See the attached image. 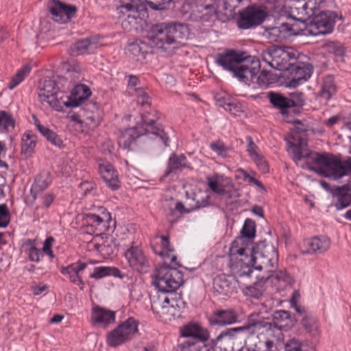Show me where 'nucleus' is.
Masks as SVG:
<instances>
[{"label":"nucleus","mask_w":351,"mask_h":351,"mask_svg":"<svg viewBox=\"0 0 351 351\" xmlns=\"http://www.w3.org/2000/svg\"><path fill=\"white\" fill-rule=\"evenodd\" d=\"M215 62L224 70L234 74L241 82L250 85L261 69V62L258 58L247 54V51L239 49H226L218 53ZM260 77H257L258 80Z\"/></svg>","instance_id":"obj_1"},{"label":"nucleus","mask_w":351,"mask_h":351,"mask_svg":"<svg viewBox=\"0 0 351 351\" xmlns=\"http://www.w3.org/2000/svg\"><path fill=\"white\" fill-rule=\"evenodd\" d=\"M176 256H172L171 263H173L175 267L170 265L167 262H164L157 269L153 276V285L158 289L159 291L168 293L163 301L162 309L165 310L168 305L173 304L178 296L181 293H177L176 290L184 283L183 273L178 270L177 267H183L189 271L195 270V268L189 269L184 267L179 262L176 261Z\"/></svg>","instance_id":"obj_2"},{"label":"nucleus","mask_w":351,"mask_h":351,"mask_svg":"<svg viewBox=\"0 0 351 351\" xmlns=\"http://www.w3.org/2000/svg\"><path fill=\"white\" fill-rule=\"evenodd\" d=\"M247 271L243 270L241 276H250L252 273V268L256 270L265 269L267 272L275 271L278 264V252L273 245L266 242L265 240L255 243L250 250V256L247 252L244 254Z\"/></svg>","instance_id":"obj_3"},{"label":"nucleus","mask_w":351,"mask_h":351,"mask_svg":"<svg viewBox=\"0 0 351 351\" xmlns=\"http://www.w3.org/2000/svg\"><path fill=\"white\" fill-rule=\"evenodd\" d=\"M189 29L184 23L176 21L160 22L150 26L147 32V38L158 48L165 45L181 43L188 38Z\"/></svg>","instance_id":"obj_4"},{"label":"nucleus","mask_w":351,"mask_h":351,"mask_svg":"<svg viewBox=\"0 0 351 351\" xmlns=\"http://www.w3.org/2000/svg\"><path fill=\"white\" fill-rule=\"evenodd\" d=\"M154 120L148 119L147 116L145 115L142 118V124H137L132 128L125 129L121 132L118 138L119 146L123 149L130 151L136 139L143 135L152 134L156 138H159L165 147H168L169 136L161 129L153 127Z\"/></svg>","instance_id":"obj_5"},{"label":"nucleus","mask_w":351,"mask_h":351,"mask_svg":"<svg viewBox=\"0 0 351 351\" xmlns=\"http://www.w3.org/2000/svg\"><path fill=\"white\" fill-rule=\"evenodd\" d=\"M247 328L243 326L228 328L223 330L209 343L213 351H240L247 339Z\"/></svg>","instance_id":"obj_6"},{"label":"nucleus","mask_w":351,"mask_h":351,"mask_svg":"<svg viewBox=\"0 0 351 351\" xmlns=\"http://www.w3.org/2000/svg\"><path fill=\"white\" fill-rule=\"evenodd\" d=\"M262 59L271 68L278 71L287 69L300 58V53L291 47L271 45L262 52Z\"/></svg>","instance_id":"obj_7"},{"label":"nucleus","mask_w":351,"mask_h":351,"mask_svg":"<svg viewBox=\"0 0 351 351\" xmlns=\"http://www.w3.org/2000/svg\"><path fill=\"white\" fill-rule=\"evenodd\" d=\"M315 3L311 0H290L282 7L280 14L293 20L302 32L306 27V21L315 15Z\"/></svg>","instance_id":"obj_8"},{"label":"nucleus","mask_w":351,"mask_h":351,"mask_svg":"<svg viewBox=\"0 0 351 351\" xmlns=\"http://www.w3.org/2000/svg\"><path fill=\"white\" fill-rule=\"evenodd\" d=\"M267 98L272 107L278 110L280 113H286V110L291 109L294 114L301 113L306 101L304 94L300 91L290 93L288 96L280 93L270 91L267 93Z\"/></svg>","instance_id":"obj_9"},{"label":"nucleus","mask_w":351,"mask_h":351,"mask_svg":"<svg viewBox=\"0 0 351 351\" xmlns=\"http://www.w3.org/2000/svg\"><path fill=\"white\" fill-rule=\"evenodd\" d=\"M139 324L138 320L129 317L107 335V344L111 348H116L130 341L138 332Z\"/></svg>","instance_id":"obj_10"},{"label":"nucleus","mask_w":351,"mask_h":351,"mask_svg":"<svg viewBox=\"0 0 351 351\" xmlns=\"http://www.w3.org/2000/svg\"><path fill=\"white\" fill-rule=\"evenodd\" d=\"M268 12L265 6L253 4L239 11L237 25L240 29H251L261 25Z\"/></svg>","instance_id":"obj_11"},{"label":"nucleus","mask_w":351,"mask_h":351,"mask_svg":"<svg viewBox=\"0 0 351 351\" xmlns=\"http://www.w3.org/2000/svg\"><path fill=\"white\" fill-rule=\"evenodd\" d=\"M337 14L334 11H322L319 14L313 16V19L306 23V27L309 35L319 36L326 35L332 32L335 24Z\"/></svg>","instance_id":"obj_12"},{"label":"nucleus","mask_w":351,"mask_h":351,"mask_svg":"<svg viewBox=\"0 0 351 351\" xmlns=\"http://www.w3.org/2000/svg\"><path fill=\"white\" fill-rule=\"evenodd\" d=\"M322 169L323 171L319 173L324 175L326 177L332 176L335 180L341 178L349 173L351 177V158L341 161L335 154L326 152Z\"/></svg>","instance_id":"obj_13"},{"label":"nucleus","mask_w":351,"mask_h":351,"mask_svg":"<svg viewBox=\"0 0 351 351\" xmlns=\"http://www.w3.org/2000/svg\"><path fill=\"white\" fill-rule=\"evenodd\" d=\"M100 210L101 215L91 213H85L83 221L87 228H90L93 234H95L96 237L103 238L104 235H109L106 234V232L110 230L112 217L110 213L105 208L101 207Z\"/></svg>","instance_id":"obj_14"},{"label":"nucleus","mask_w":351,"mask_h":351,"mask_svg":"<svg viewBox=\"0 0 351 351\" xmlns=\"http://www.w3.org/2000/svg\"><path fill=\"white\" fill-rule=\"evenodd\" d=\"M256 237V223L250 218H247L240 231V235L238 236L232 243L230 249V255L232 257L239 254L244 256L247 250L245 245L247 243L254 239Z\"/></svg>","instance_id":"obj_15"},{"label":"nucleus","mask_w":351,"mask_h":351,"mask_svg":"<svg viewBox=\"0 0 351 351\" xmlns=\"http://www.w3.org/2000/svg\"><path fill=\"white\" fill-rule=\"evenodd\" d=\"M289 73L287 86L291 88H295L305 82L311 76L313 67L310 63H305L299 60L296 58V61L292 65H290L286 71Z\"/></svg>","instance_id":"obj_16"},{"label":"nucleus","mask_w":351,"mask_h":351,"mask_svg":"<svg viewBox=\"0 0 351 351\" xmlns=\"http://www.w3.org/2000/svg\"><path fill=\"white\" fill-rule=\"evenodd\" d=\"M48 9L52 15V19L60 23H66L76 16L77 8L71 4L65 3L60 0H50Z\"/></svg>","instance_id":"obj_17"},{"label":"nucleus","mask_w":351,"mask_h":351,"mask_svg":"<svg viewBox=\"0 0 351 351\" xmlns=\"http://www.w3.org/2000/svg\"><path fill=\"white\" fill-rule=\"evenodd\" d=\"M123 14L128 13L125 22L137 23L147 16V8L141 0H121L119 8Z\"/></svg>","instance_id":"obj_18"},{"label":"nucleus","mask_w":351,"mask_h":351,"mask_svg":"<svg viewBox=\"0 0 351 351\" xmlns=\"http://www.w3.org/2000/svg\"><path fill=\"white\" fill-rule=\"evenodd\" d=\"M125 257L133 270L140 274H146L149 271V262L140 247L132 245L125 251Z\"/></svg>","instance_id":"obj_19"},{"label":"nucleus","mask_w":351,"mask_h":351,"mask_svg":"<svg viewBox=\"0 0 351 351\" xmlns=\"http://www.w3.org/2000/svg\"><path fill=\"white\" fill-rule=\"evenodd\" d=\"M98 171L103 180L111 190L117 191L121 187L118 173L108 161L99 160Z\"/></svg>","instance_id":"obj_20"},{"label":"nucleus","mask_w":351,"mask_h":351,"mask_svg":"<svg viewBox=\"0 0 351 351\" xmlns=\"http://www.w3.org/2000/svg\"><path fill=\"white\" fill-rule=\"evenodd\" d=\"M266 32L271 40L278 42L291 36L300 34L301 28L298 27L297 23H282L280 26L267 27Z\"/></svg>","instance_id":"obj_21"},{"label":"nucleus","mask_w":351,"mask_h":351,"mask_svg":"<svg viewBox=\"0 0 351 351\" xmlns=\"http://www.w3.org/2000/svg\"><path fill=\"white\" fill-rule=\"evenodd\" d=\"M210 326H225L239 322V315L233 308L217 309L208 317Z\"/></svg>","instance_id":"obj_22"},{"label":"nucleus","mask_w":351,"mask_h":351,"mask_svg":"<svg viewBox=\"0 0 351 351\" xmlns=\"http://www.w3.org/2000/svg\"><path fill=\"white\" fill-rule=\"evenodd\" d=\"M180 335L183 337H191L192 340L205 343L209 339L208 329L197 322H189L180 328Z\"/></svg>","instance_id":"obj_23"},{"label":"nucleus","mask_w":351,"mask_h":351,"mask_svg":"<svg viewBox=\"0 0 351 351\" xmlns=\"http://www.w3.org/2000/svg\"><path fill=\"white\" fill-rule=\"evenodd\" d=\"M90 88L84 84H79L74 86L69 96L66 95L64 98L66 107H77L91 95Z\"/></svg>","instance_id":"obj_24"},{"label":"nucleus","mask_w":351,"mask_h":351,"mask_svg":"<svg viewBox=\"0 0 351 351\" xmlns=\"http://www.w3.org/2000/svg\"><path fill=\"white\" fill-rule=\"evenodd\" d=\"M58 87L56 82L52 80H45L43 86L39 88L38 93L40 101L47 102L50 106L56 105L58 100Z\"/></svg>","instance_id":"obj_25"},{"label":"nucleus","mask_w":351,"mask_h":351,"mask_svg":"<svg viewBox=\"0 0 351 351\" xmlns=\"http://www.w3.org/2000/svg\"><path fill=\"white\" fill-rule=\"evenodd\" d=\"M332 196L337 198L335 205L337 210L348 207L351 204V177L349 178L346 184L335 186L332 192Z\"/></svg>","instance_id":"obj_26"},{"label":"nucleus","mask_w":351,"mask_h":351,"mask_svg":"<svg viewBox=\"0 0 351 351\" xmlns=\"http://www.w3.org/2000/svg\"><path fill=\"white\" fill-rule=\"evenodd\" d=\"M297 320L292 316L289 311L285 310H277L272 315V324L275 328L287 331L292 328Z\"/></svg>","instance_id":"obj_27"},{"label":"nucleus","mask_w":351,"mask_h":351,"mask_svg":"<svg viewBox=\"0 0 351 351\" xmlns=\"http://www.w3.org/2000/svg\"><path fill=\"white\" fill-rule=\"evenodd\" d=\"M237 281L234 278L224 274L217 276L213 281L215 290L219 293L228 295L236 289Z\"/></svg>","instance_id":"obj_28"},{"label":"nucleus","mask_w":351,"mask_h":351,"mask_svg":"<svg viewBox=\"0 0 351 351\" xmlns=\"http://www.w3.org/2000/svg\"><path fill=\"white\" fill-rule=\"evenodd\" d=\"M91 319L105 327L115 322V312L96 305L92 308Z\"/></svg>","instance_id":"obj_29"},{"label":"nucleus","mask_w":351,"mask_h":351,"mask_svg":"<svg viewBox=\"0 0 351 351\" xmlns=\"http://www.w3.org/2000/svg\"><path fill=\"white\" fill-rule=\"evenodd\" d=\"M325 153H319L314 151H308L304 154L303 158L306 159L302 168L308 169L310 171L319 173L322 172V166L324 162Z\"/></svg>","instance_id":"obj_30"},{"label":"nucleus","mask_w":351,"mask_h":351,"mask_svg":"<svg viewBox=\"0 0 351 351\" xmlns=\"http://www.w3.org/2000/svg\"><path fill=\"white\" fill-rule=\"evenodd\" d=\"M254 314H251L248 323L242 326L243 328H247V335L250 337L255 334L257 330L265 329L266 331L272 330L274 328L272 322L269 321V317L261 318L260 319H254Z\"/></svg>","instance_id":"obj_31"},{"label":"nucleus","mask_w":351,"mask_h":351,"mask_svg":"<svg viewBox=\"0 0 351 351\" xmlns=\"http://www.w3.org/2000/svg\"><path fill=\"white\" fill-rule=\"evenodd\" d=\"M190 165L184 154L177 155L173 153L169 158L165 176L167 177L172 172H175L177 170H182L184 168H191Z\"/></svg>","instance_id":"obj_32"},{"label":"nucleus","mask_w":351,"mask_h":351,"mask_svg":"<svg viewBox=\"0 0 351 351\" xmlns=\"http://www.w3.org/2000/svg\"><path fill=\"white\" fill-rule=\"evenodd\" d=\"M308 249V254H320L326 252L330 246V239L325 236L315 237L307 243Z\"/></svg>","instance_id":"obj_33"},{"label":"nucleus","mask_w":351,"mask_h":351,"mask_svg":"<svg viewBox=\"0 0 351 351\" xmlns=\"http://www.w3.org/2000/svg\"><path fill=\"white\" fill-rule=\"evenodd\" d=\"M271 276V274L266 276H256V281L245 288V293L256 299L260 298L265 291V284Z\"/></svg>","instance_id":"obj_34"},{"label":"nucleus","mask_w":351,"mask_h":351,"mask_svg":"<svg viewBox=\"0 0 351 351\" xmlns=\"http://www.w3.org/2000/svg\"><path fill=\"white\" fill-rule=\"evenodd\" d=\"M101 239V243H97L95 245V248L101 253L106 256H112L117 254L118 252L117 240L111 235H104Z\"/></svg>","instance_id":"obj_35"},{"label":"nucleus","mask_w":351,"mask_h":351,"mask_svg":"<svg viewBox=\"0 0 351 351\" xmlns=\"http://www.w3.org/2000/svg\"><path fill=\"white\" fill-rule=\"evenodd\" d=\"M337 92V86L332 75H326L323 77L322 88L319 96L326 101L330 99Z\"/></svg>","instance_id":"obj_36"},{"label":"nucleus","mask_w":351,"mask_h":351,"mask_svg":"<svg viewBox=\"0 0 351 351\" xmlns=\"http://www.w3.org/2000/svg\"><path fill=\"white\" fill-rule=\"evenodd\" d=\"M107 276H113L123 279L124 274H122L119 268L109 266L95 267L93 269V273L90 274V278L95 280H99Z\"/></svg>","instance_id":"obj_37"},{"label":"nucleus","mask_w":351,"mask_h":351,"mask_svg":"<svg viewBox=\"0 0 351 351\" xmlns=\"http://www.w3.org/2000/svg\"><path fill=\"white\" fill-rule=\"evenodd\" d=\"M51 180L49 177V172H43L39 173L36 178L34 184L30 190V193L34 199H36L38 193L47 189Z\"/></svg>","instance_id":"obj_38"},{"label":"nucleus","mask_w":351,"mask_h":351,"mask_svg":"<svg viewBox=\"0 0 351 351\" xmlns=\"http://www.w3.org/2000/svg\"><path fill=\"white\" fill-rule=\"evenodd\" d=\"M37 141V136L32 131H26L22 136L21 154L30 157L34 152Z\"/></svg>","instance_id":"obj_39"},{"label":"nucleus","mask_w":351,"mask_h":351,"mask_svg":"<svg viewBox=\"0 0 351 351\" xmlns=\"http://www.w3.org/2000/svg\"><path fill=\"white\" fill-rule=\"evenodd\" d=\"M150 49L149 45L141 40L136 39L130 43L128 50L130 53L136 57V60H144Z\"/></svg>","instance_id":"obj_40"},{"label":"nucleus","mask_w":351,"mask_h":351,"mask_svg":"<svg viewBox=\"0 0 351 351\" xmlns=\"http://www.w3.org/2000/svg\"><path fill=\"white\" fill-rule=\"evenodd\" d=\"M214 98L216 104L223 108L226 111L231 112L232 109L238 108V104L226 92L217 93Z\"/></svg>","instance_id":"obj_41"},{"label":"nucleus","mask_w":351,"mask_h":351,"mask_svg":"<svg viewBox=\"0 0 351 351\" xmlns=\"http://www.w3.org/2000/svg\"><path fill=\"white\" fill-rule=\"evenodd\" d=\"M296 141H298L297 143H293L287 140V150L291 155L293 161L297 164L298 161L303 158L304 154L302 152V146L303 138L299 136Z\"/></svg>","instance_id":"obj_42"},{"label":"nucleus","mask_w":351,"mask_h":351,"mask_svg":"<svg viewBox=\"0 0 351 351\" xmlns=\"http://www.w3.org/2000/svg\"><path fill=\"white\" fill-rule=\"evenodd\" d=\"M301 325L311 336L315 337L319 334V326L317 318L311 315H305L301 319Z\"/></svg>","instance_id":"obj_43"},{"label":"nucleus","mask_w":351,"mask_h":351,"mask_svg":"<svg viewBox=\"0 0 351 351\" xmlns=\"http://www.w3.org/2000/svg\"><path fill=\"white\" fill-rule=\"evenodd\" d=\"M92 109L90 112H88L86 115L85 123L89 127L92 128H95L97 127L101 120V110L99 108V106L97 103H93L90 104Z\"/></svg>","instance_id":"obj_44"},{"label":"nucleus","mask_w":351,"mask_h":351,"mask_svg":"<svg viewBox=\"0 0 351 351\" xmlns=\"http://www.w3.org/2000/svg\"><path fill=\"white\" fill-rule=\"evenodd\" d=\"M176 351H210V348L205 343L187 340L178 344Z\"/></svg>","instance_id":"obj_45"},{"label":"nucleus","mask_w":351,"mask_h":351,"mask_svg":"<svg viewBox=\"0 0 351 351\" xmlns=\"http://www.w3.org/2000/svg\"><path fill=\"white\" fill-rule=\"evenodd\" d=\"M23 247L27 252L28 258L32 262H39L42 253L35 245V241L28 239L23 244Z\"/></svg>","instance_id":"obj_46"},{"label":"nucleus","mask_w":351,"mask_h":351,"mask_svg":"<svg viewBox=\"0 0 351 351\" xmlns=\"http://www.w3.org/2000/svg\"><path fill=\"white\" fill-rule=\"evenodd\" d=\"M92 44L91 39L86 38L81 39L75 43L70 47V54L73 56H77L86 52L88 47Z\"/></svg>","instance_id":"obj_47"},{"label":"nucleus","mask_w":351,"mask_h":351,"mask_svg":"<svg viewBox=\"0 0 351 351\" xmlns=\"http://www.w3.org/2000/svg\"><path fill=\"white\" fill-rule=\"evenodd\" d=\"M285 351H315L306 342H302L295 338L289 339L285 344Z\"/></svg>","instance_id":"obj_48"},{"label":"nucleus","mask_w":351,"mask_h":351,"mask_svg":"<svg viewBox=\"0 0 351 351\" xmlns=\"http://www.w3.org/2000/svg\"><path fill=\"white\" fill-rule=\"evenodd\" d=\"M31 71V66L26 64L21 68L12 77L8 88L10 90L14 89L21 82H22L25 77L29 75Z\"/></svg>","instance_id":"obj_49"},{"label":"nucleus","mask_w":351,"mask_h":351,"mask_svg":"<svg viewBox=\"0 0 351 351\" xmlns=\"http://www.w3.org/2000/svg\"><path fill=\"white\" fill-rule=\"evenodd\" d=\"M160 239V247L162 250L160 252H158L156 247L154 246L152 247V249L156 254H158L164 258L169 257V253L174 251V248L170 243L169 237L168 236L162 235Z\"/></svg>","instance_id":"obj_50"},{"label":"nucleus","mask_w":351,"mask_h":351,"mask_svg":"<svg viewBox=\"0 0 351 351\" xmlns=\"http://www.w3.org/2000/svg\"><path fill=\"white\" fill-rule=\"evenodd\" d=\"M306 122V121L297 120L293 124V128L291 130V134L289 137L293 140H298L300 134H306L309 130V126Z\"/></svg>","instance_id":"obj_51"},{"label":"nucleus","mask_w":351,"mask_h":351,"mask_svg":"<svg viewBox=\"0 0 351 351\" xmlns=\"http://www.w3.org/2000/svg\"><path fill=\"white\" fill-rule=\"evenodd\" d=\"M147 5L153 10H169L174 4L173 0H145Z\"/></svg>","instance_id":"obj_52"},{"label":"nucleus","mask_w":351,"mask_h":351,"mask_svg":"<svg viewBox=\"0 0 351 351\" xmlns=\"http://www.w3.org/2000/svg\"><path fill=\"white\" fill-rule=\"evenodd\" d=\"M247 339L242 344L240 351H265L263 341L260 340L258 337H255L252 341H247Z\"/></svg>","instance_id":"obj_53"},{"label":"nucleus","mask_w":351,"mask_h":351,"mask_svg":"<svg viewBox=\"0 0 351 351\" xmlns=\"http://www.w3.org/2000/svg\"><path fill=\"white\" fill-rule=\"evenodd\" d=\"M328 51L333 53L337 58H340L343 60V57L345 55V47L339 42H332L328 45Z\"/></svg>","instance_id":"obj_54"},{"label":"nucleus","mask_w":351,"mask_h":351,"mask_svg":"<svg viewBox=\"0 0 351 351\" xmlns=\"http://www.w3.org/2000/svg\"><path fill=\"white\" fill-rule=\"evenodd\" d=\"M10 213L5 204H0V228H5L10 222Z\"/></svg>","instance_id":"obj_55"},{"label":"nucleus","mask_w":351,"mask_h":351,"mask_svg":"<svg viewBox=\"0 0 351 351\" xmlns=\"http://www.w3.org/2000/svg\"><path fill=\"white\" fill-rule=\"evenodd\" d=\"M210 148L217 154L218 156L226 157L229 148L221 141L213 142L210 145Z\"/></svg>","instance_id":"obj_56"},{"label":"nucleus","mask_w":351,"mask_h":351,"mask_svg":"<svg viewBox=\"0 0 351 351\" xmlns=\"http://www.w3.org/2000/svg\"><path fill=\"white\" fill-rule=\"evenodd\" d=\"M251 158L254 161L258 169L263 173H267L269 171V168L268 162L263 155L258 154Z\"/></svg>","instance_id":"obj_57"},{"label":"nucleus","mask_w":351,"mask_h":351,"mask_svg":"<svg viewBox=\"0 0 351 351\" xmlns=\"http://www.w3.org/2000/svg\"><path fill=\"white\" fill-rule=\"evenodd\" d=\"M218 175L216 174L215 178L213 179L210 176H207V184L208 187L213 191L214 193L218 194L221 193H223V187H221L219 186V182L217 180Z\"/></svg>","instance_id":"obj_58"},{"label":"nucleus","mask_w":351,"mask_h":351,"mask_svg":"<svg viewBox=\"0 0 351 351\" xmlns=\"http://www.w3.org/2000/svg\"><path fill=\"white\" fill-rule=\"evenodd\" d=\"M48 142H49L51 145L58 147L62 148L64 147V143L62 138L58 135L55 132L52 131L51 134L46 138Z\"/></svg>","instance_id":"obj_59"},{"label":"nucleus","mask_w":351,"mask_h":351,"mask_svg":"<svg viewBox=\"0 0 351 351\" xmlns=\"http://www.w3.org/2000/svg\"><path fill=\"white\" fill-rule=\"evenodd\" d=\"M246 141L247 142V152L249 154V156L252 158L256 154H258V153L256 152L258 149V146L255 144V143L253 141V138L250 136H246Z\"/></svg>","instance_id":"obj_60"},{"label":"nucleus","mask_w":351,"mask_h":351,"mask_svg":"<svg viewBox=\"0 0 351 351\" xmlns=\"http://www.w3.org/2000/svg\"><path fill=\"white\" fill-rule=\"evenodd\" d=\"M169 307L175 309L178 308L180 311H182L187 307V303L184 301L182 293L178 296V299L175 300L173 304L169 305Z\"/></svg>","instance_id":"obj_61"},{"label":"nucleus","mask_w":351,"mask_h":351,"mask_svg":"<svg viewBox=\"0 0 351 351\" xmlns=\"http://www.w3.org/2000/svg\"><path fill=\"white\" fill-rule=\"evenodd\" d=\"M280 114L282 117L283 120L290 124H294L298 119L295 118V116H297L298 114H294L293 112L290 109L289 110H286V113H280Z\"/></svg>","instance_id":"obj_62"},{"label":"nucleus","mask_w":351,"mask_h":351,"mask_svg":"<svg viewBox=\"0 0 351 351\" xmlns=\"http://www.w3.org/2000/svg\"><path fill=\"white\" fill-rule=\"evenodd\" d=\"M35 125L38 130L40 132V133L45 138H47V136L51 134V132L53 131L51 129H49L48 127L43 125L40 121L38 119L35 120Z\"/></svg>","instance_id":"obj_63"},{"label":"nucleus","mask_w":351,"mask_h":351,"mask_svg":"<svg viewBox=\"0 0 351 351\" xmlns=\"http://www.w3.org/2000/svg\"><path fill=\"white\" fill-rule=\"evenodd\" d=\"M35 125L38 130L40 132V133L45 138H47V136L51 134V132L53 131L51 129H49L48 127L43 125L40 121L38 119L35 120Z\"/></svg>","instance_id":"obj_64"}]
</instances>
